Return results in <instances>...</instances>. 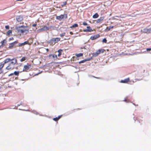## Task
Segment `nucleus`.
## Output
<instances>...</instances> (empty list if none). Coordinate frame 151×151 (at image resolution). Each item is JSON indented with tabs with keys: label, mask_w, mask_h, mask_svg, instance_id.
<instances>
[{
	"label": "nucleus",
	"mask_w": 151,
	"mask_h": 151,
	"mask_svg": "<svg viewBox=\"0 0 151 151\" xmlns=\"http://www.w3.org/2000/svg\"><path fill=\"white\" fill-rule=\"evenodd\" d=\"M129 80V78H127L125 79L124 80H122L120 82V83H127V82H128Z\"/></svg>",
	"instance_id": "obj_14"
},
{
	"label": "nucleus",
	"mask_w": 151,
	"mask_h": 151,
	"mask_svg": "<svg viewBox=\"0 0 151 151\" xmlns=\"http://www.w3.org/2000/svg\"><path fill=\"white\" fill-rule=\"evenodd\" d=\"M125 101H126V100H125Z\"/></svg>",
	"instance_id": "obj_49"
},
{
	"label": "nucleus",
	"mask_w": 151,
	"mask_h": 151,
	"mask_svg": "<svg viewBox=\"0 0 151 151\" xmlns=\"http://www.w3.org/2000/svg\"><path fill=\"white\" fill-rule=\"evenodd\" d=\"M143 32L147 33H150L151 32V29H143Z\"/></svg>",
	"instance_id": "obj_11"
},
{
	"label": "nucleus",
	"mask_w": 151,
	"mask_h": 151,
	"mask_svg": "<svg viewBox=\"0 0 151 151\" xmlns=\"http://www.w3.org/2000/svg\"><path fill=\"white\" fill-rule=\"evenodd\" d=\"M66 1L64 2H63V4H61V6L62 7L63 6H64L66 5Z\"/></svg>",
	"instance_id": "obj_29"
},
{
	"label": "nucleus",
	"mask_w": 151,
	"mask_h": 151,
	"mask_svg": "<svg viewBox=\"0 0 151 151\" xmlns=\"http://www.w3.org/2000/svg\"><path fill=\"white\" fill-rule=\"evenodd\" d=\"M86 61V60L85 59H84L82 60L81 61L79 62V63L81 64V63H84V62Z\"/></svg>",
	"instance_id": "obj_25"
},
{
	"label": "nucleus",
	"mask_w": 151,
	"mask_h": 151,
	"mask_svg": "<svg viewBox=\"0 0 151 151\" xmlns=\"http://www.w3.org/2000/svg\"><path fill=\"white\" fill-rule=\"evenodd\" d=\"M64 17V15L61 14L60 16L56 17V19L59 20H61Z\"/></svg>",
	"instance_id": "obj_13"
},
{
	"label": "nucleus",
	"mask_w": 151,
	"mask_h": 151,
	"mask_svg": "<svg viewBox=\"0 0 151 151\" xmlns=\"http://www.w3.org/2000/svg\"><path fill=\"white\" fill-rule=\"evenodd\" d=\"M18 42L17 41H15L12 43L9 44V48L11 49L14 46L18 43Z\"/></svg>",
	"instance_id": "obj_5"
},
{
	"label": "nucleus",
	"mask_w": 151,
	"mask_h": 151,
	"mask_svg": "<svg viewBox=\"0 0 151 151\" xmlns=\"http://www.w3.org/2000/svg\"><path fill=\"white\" fill-rule=\"evenodd\" d=\"M104 18L103 17H101L100 18L98 19L97 21H96V22L97 23H99L101 21H102L103 20Z\"/></svg>",
	"instance_id": "obj_18"
},
{
	"label": "nucleus",
	"mask_w": 151,
	"mask_h": 151,
	"mask_svg": "<svg viewBox=\"0 0 151 151\" xmlns=\"http://www.w3.org/2000/svg\"><path fill=\"white\" fill-rule=\"evenodd\" d=\"M6 69L7 70H9L11 69V68L9 67V65L6 68Z\"/></svg>",
	"instance_id": "obj_34"
},
{
	"label": "nucleus",
	"mask_w": 151,
	"mask_h": 151,
	"mask_svg": "<svg viewBox=\"0 0 151 151\" xmlns=\"http://www.w3.org/2000/svg\"><path fill=\"white\" fill-rule=\"evenodd\" d=\"M27 59V58L25 57H23L20 60L21 62H23L25 61Z\"/></svg>",
	"instance_id": "obj_23"
},
{
	"label": "nucleus",
	"mask_w": 151,
	"mask_h": 151,
	"mask_svg": "<svg viewBox=\"0 0 151 151\" xmlns=\"http://www.w3.org/2000/svg\"><path fill=\"white\" fill-rule=\"evenodd\" d=\"M84 49H86L85 47H84L83 48Z\"/></svg>",
	"instance_id": "obj_46"
},
{
	"label": "nucleus",
	"mask_w": 151,
	"mask_h": 151,
	"mask_svg": "<svg viewBox=\"0 0 151 151\" xmlns=\"http://www.w3.org/2000/svg\"><path fill=\"white\" fill-rule=\"evenodd\" d=\"M12 33V31L11 30H9L8 31V32H7V35H10Z\"/></svg>",
	"instance_id": "obj_26"
},
{
	"label": "nucleus",
	"mask_w": 151,
	"mask_h": 151,
	"mask_svg": "<svg viewBox=\"0 0 151 151\" xmlns=\"http://www.w3.org/2000/svg\"><path fill=\"white\" fill-rule=\"evenodd\" d=\"M83 24L84 25H88L85 22H83Z\"/></svg>",
	"instance_id": "obj_36"
},
{
	"label": "nucleus",
	"mask_w": 151,
	"mask_h": 151,
	"mask_svg": "<svg viewBox=\"0 0 151 151\" xmlns=\"http://www.w3.org/2000/svg\"><path fill=\"white\" fill-rule=\"evenodd\" d=\"M52 58H57V56L56 55H52Z\"/></svg>",
	"instance_id": "obj_32"
},
{
	"label": "nucleus",
	"mask_w": 151,
	"mask_h": 151,
	"mask_svg": "<svg viewBox=\"0 0 151 151\" xmlns=\"http://www.w3.org/2000/svg\"><path fill=\"white\" fill-rule=\"evenodd\" d=\"M16 29L18 32L20 34H26L29 32V29L27 27H24L23 26H17L16 27Z\"/></svg>",
	"instance_id": "obj_1"
},
{
	"label": "nucleus",
	"mask_w": 151,
	"mask_h": 151,
	"mask_svg": "<svg viewBox=\"0 0 151 151\" xmlns=\"http://www.w3.org/2000/svg\"><path fill=\"white\" fill-rule=\"evenodd\" d=\"M19 71H15L14 73V74L15 75L17 76L19 75Z\"/></svg>",
	"instance_id": "obj_24"
},
{
	"label": "nucleus",
	"mask_w": 151,
	"mask_h": 151,
	"mask_svg": "<svg viewBox=\"0 0 151 151\" xmlns=\"http://www.w3.org/2000/svg\"><path fill=\"white\" fill-rule=\"evenodd\" d=\"M133 104L135 105V104H134V103H133Z\"/></svg>",
	"instance_id": "obj_51"
},
{
	"label": "nucleus",
	"mask_w": 151,
	"mask_h": 151,
	"mask_svg": "<svg viewBox=\"0 0 151 151\" xmlns=\"http://www.w3.org/2000/svg\"><path fill=\"white\" fill-rule=\"evenodd\" d=\"M137 80H138V81L139 80L138 79H137Z\"/></svg>",
	"instance_id": "obj_48"
},
{
	"label": "nucleus",
	"mask_w": 151,
	"mask_h": 151,
	"mask_svg": "<svg viewBox=\"0 0 151 151\" xmlns=\"http://www.w3.org/2000/svg\"><path fill=\"white\" fill-rule=\"evenodd\" d=\"M36 26V24H34L33 25H32V26L33 27H35Z\"/></svg>",
	"instance_id": "obj_42"
},
{
	"label": "nucleus",
	"mask_w": 151,
	"mask_h": 151,
	"mask_svg": "<svg viewBox=\"0 0 151 151\" xmlns=\"http://www.w3.org/2000/svg\"><path fill=\"white\" fill-rule=\"evenodd\" d=\"M10 40H12V39H11V38H10Z\"/></svg>",
	"instance_id": "obj_47"
},
{
	"label": "nucleus",
	"mask_w": 151,
	"mask_h": 151,
	"mask_svg": "<svg viewBox=\"0 0 151 151\" xmlns=\"http://www.w3.org/2000/svg\"><path fill=\"white\" fill-rule=\"evenodd\" d=\"M25 110V111H28V110Z\"/></svg>",
	"instance_id": "obj_45"
},
{
	"label": "nucleus",
	"mask_w": 151,
	"mask_h": 151,
	"mask_svg": "<svg viewBox=\"0 0 151 151\" xmlns=\"http://www.w3.org/2000/svg\"><path fill=\"white\" fill-rule=\"evenodd\" d=\"M11 60V59L10 58H7L4 61V64L6 63Z\"/></svg>",
	"instance_id": "obj_16"
},
{
	"label": "nucleus",
	"mask_w": 151,
	"mask_h": 151,
	"mask_svg": "<svg viewBox=\"0 0 151 151\" xmlns=\"http://www.w3.org/2000/svg\"><path fill=\"white\" fill-rule=\"evenodd\" d=\"M27 44L30 45L28 41H25L24 42L22 43H19L18 45L17 46L19 47H22V46H24Z\"/></svg>",
	"instance_id": "obj_8"
},
{
	"label": "nucleus",
	"mask_w": 151,
	"mask_h": 151,
	"mask_svg": "<svg viewBox=\"0 0 151 151\" xmlns=\"http://www.w3.org/2000/svg\"><path fill=\"white\" fill-rule=\"evenodd\" d=\"M99 17V15L97 13L95 14L93 16V18L96 19L98 18Z\"/></svg>",
	"instance_id": "obj_20"
},
{
	"label": "nucleus",
	"mask_w": 151,
	"mask_h": 151,
	"mask_svg": "<svg viewBox=\"0 0 151 151\" xmlns=\"http://www.w3.org/2000/svg\"><path fill=\"white\" fill-rule=\"evenodd\" d=\"M64 15V17H65L66 18H67V14H65Z\"/></svg>",
	"instance_id": "obj_41"
},
{
	"label": "nucleus",
	"mask_w": 151,
	"mask_h": 151,
	"mask_svg": "<svg viewBox=\"0 0 151 151\" xmlns=\"http://www.w3.org/2000/svg\"><path fill=\"white\" fill-rule=\"evenodd\" d=\"M62 116V115H61L58 116V118L59 119Z\"/></svg>",
	"instance_id": "obj_39"
},
{
	"label": "nucleus",
	"mask_w": 151,
	"mask_h": 151,
	"mask_svg": "<svg viewBox=\"0 0 151 151\" xmlns=\"http://www.w3.org/2000/svg\"><path fill=\"white\" fill-rule=\"evenodd\" d=\"M58 120H59V119H58V117H55V118H54L53 119V120H54V121H57Z\"/></svg>",
	"instance_id": "obj_31"
},
{
	"label": "nucleus",
	"mask_w": 151,
	"mask_h": 151,
	"mask_svg": "<svg viewBox=\"0 0 151 151\" xmlns=\"http://www.w3.org/2000/svg\"><path fill=\"white\" fill-rule=\"evenodd\" d=\"M113 27H114V26H110L109 27V28L108 30H110V29L113 28Z\"/></svg>",
	"instance_id": "obj_33"
},
{
	"label": "nucleus",
	"mask_w": 151,
	"mask_h": 151,
	"mask_svg": "<svg viewBox=\"0 0 151 151\" xmlns=\"http://www.w3.org/2000/svg\"><path fill=\"white\" fill-rule=\"evenodd\" d=\"M104 51V50L101 49H99L98 51H96L95 53H94L93 54V56L96 57L98 55L100 54L101 53H103Z\"/></svg>",
	"instance_id": "obj_4"
},
{
	"label": "nucleus",
	"mask_w": 151,
	"mask_h": 151,
	"mask_svg": "<svg viewBox=\"0 0 151 151\" xmlns=\"http://www.w3.org/2000/svg\"><path fill=\"white\" fill-rule=\"evenodd\" d=\"M78 26V24H74L72 26H71V28H75L77 27Z\"/></svg>",
	"instance_id": "obj_22"
},
{
	"label": "nucleus",
	"mask_w": 151,
	"mask_h": 151,
	"mask_svg": "<svg viewBox=\"0 0 151 151\" xmlns=\"http://www.w3.org/2000/svg\"><path fill=\"white\" fill-rule=\"evenodd\" d=\"M76 55L77 57H81L83 55V54L82 53H80L79 54H77Z\"/></svg>",
	"instance_id": "obj_21"
},
{
	"label": "nucleus",
	"mask_w": 151,
	"mask_h": 151,
	"mask_svg": "<svg viewBox=\"0 0 151 151\" xmlns=\"http://www.w3.org/2000/svg\"><path fill=\"white\" fill-rule=\"evenodd\" d=\"M33 112L34 113V114H37V112L36 111H34Z\"/></svg>",
	"instance_id": "obj_40"
},
{
	"label": "nucleus",
	"mask_w": 151,
	"mask_h": 151,
	"mask_svg": "<svg viewBox=\"0 0 151 151\" xmlns=\"http://www.w3.org/2000/svg\"><path fill=\"white\" fill-rule=\"evenodd\" d=\"M60 40V39L59 38H53L50 40L48 42V43L51 45H54L56 43Z\"/></svg>",
	"instance_id": "obj_2"
},
{
	"label": "nucleus",
	"mask_w": 151,
	"mask_h": 151,
	"mask_svg": "<svg viewBox=\"0 0 151 151\" xmlns=\"http://www.w3.org/2000/svg\"><path fill=\"white\" fill-rule=\"evenodd\" d=\"M6 40H3L2 42H1V45H0V48H1V47H2L4 46L5 45V44L6 43Z\"/></svg>",
	"instance_id": "obj_15"
},
{
	"label": "nucleus",
	"mask_w": 151,
	"mask_h": 151,
	"mask_svg": "<svg viewBox=\"0 0 151 151\" xmlns=\"http://www.w3.org/2000/svg\"><path fill=\"white\" fill-rule=\"evenodd\" d=\"M63 51L61 49H60L58 50V56H60L62 54V52Z\"/></svg>",
	"instance_id": "obj_19"
},
{
	"label": "nucleus",
	"mask_w": 151,
	"mask_h": 151,
	"mask_svg": "<svg viewBox=\"0 0 151 151\" xmlns=\"http://www.w3.org/2000/svg\"><path fill=\"white\" fill-rule=\"evenodd\" d=\"M16 18L17 21L19 22H21L23 19V17L21 15L17 16Z\"/></svg>",
	"instance_id": "obj_7"
},
{
	"label": "nucleus",
	"mask_w": 151,
	"mask_h": 151,
	"mask_svg": "<svg viewBox=\"0 0 151 151\" xmlns=\"http://www.w3.org/2000/svg\"><path fill=\"white\" fill-rule=\"evenodd\" d=\"M31 67V65H25L24 66L23 70H28Z\"/></svg>",
	"instance_id": "obj_12"
},
{
	"label": "nucleus",
	"mask_w": 151,
	"mask_h": 151,
	"mask_svg": "<svg viewBox=\"0 0 151 151\" xmlns=\"http://www.w3.org/2000/svg\"><path fill=\"white\" fill-rule=\"evenodd\" d=\"M92 59V57H91L90 58H86L85 59L86 60V61H90V60H91Z\"/></svg>",
	"instance_id": "obj_27"
},
{
	"label": "nucleus",
	"mask_w": 151,
	"mask_h": 151,
	"mask_svg": "<svg viewBox=\"0 0 151 151\" xmlns=\"http://www.w3.org/2000/svg\"><path fill=\"white\" fill-rule=\"evenodd\" d=\"M100 36L99 35L97 34L96 35H94L93 36H91L90 37V39L92 40H94L97 38H98Z\"/></svg>",
	"instance_id": "obj_9"
},
{
	"label": "nucleus",
	"mask_w": 151,
	"mask_h": 151,
	"mask_svg": "<svg viewBox=\"0 0 151 151\" xmlns=\"http://www.w3.org/2000/svg\"><path fill=\"white\" fill-rule=\"evenodd\" d=\"M107 42V40L106 38L102 40V42L104 43H106Z\"/></svg>",
	"instance_id": "obj_30"
},
{
	"label": "nucleus",
	"mask_w": 151,
	"mask_h": 151,
	"mask_svg": "<svg viewBox=\"0 0 151 151\" xmlns=\"http://www.w3.org/2000/svg\"><path fill=\"white\" fill-rule=\"evenodd\" d=\"M38 74H37L36 75H38Z\"/></svg>",
	"instance_id": "obj_50"
},
{
	"label": "nucleus",
	"mask_w": 151,
	"mask_h": 151,
	"mask_svg": "<svg viewBox=\"0 0 151 151\" xmlns=\"http://www.w3.org/2000/svg\"><path fill=\"white\" fill-rule=\"evenodd\" d=\"M70 34L72 35V34H73V33L72 32H70Z\"/></svg>",
	"instance_id": "obj_43"
},
{
	"label": "nucleus",
	"mask_w": 151,
	"mask_h": 151,
	"mask_svg": "<svg viewBox=\"0 0 151 151\" xmlns=\"http://www.w3.org/2000/svg\"><path fill=\"white\" fill-rule=\"evenodd\" d=\"M5 28L6 29H9V25H6L5 26Z\"/></svg>",
	"instance_id": "obj_35"
},
{
	"label": "nucleus",
	"mask_w": 151,
	"mask_h": 151,
	"mask_svg": "<svg viewBox=\"0 0 151 151\" xmlns=\"http://www.w3.org/2000/svg\"><path fill=\"white\" fill-rule=\"evenodd\" d=\"M50 28H52L54 29L53 27L50 26V27H47L46 26H44L43 28L39 29L38 30L39 32H42L43 31L48 30Z\"/></svg>",
	"instance_id": "obj_3"
},
{
	"label": "nucleus",
	"mask_w": 151,
	"mask_h": 151,
	"mask_svg": "<svg viewBox=\"0 0 151 151\" xmlns=\"http://www.w3.org/2000/svg\"><path fill=\"white\" fill-rule=\"evenodd\" d=\"M14 73H12L9 75V76H11L14 75Z\"/></svg>",
	"instance_id": "obj_38"
},
{
	"label": "nucleus",
	"mask_w": 151,
	"mask_h": 151,
	"mask_svg": "<svg viewBox=\"0 0 151 151\" xmlns=\"http://www.w3.org/2000/svg\"><path fill=\"white\" fill-rule=\"evenodd\" d=\"M65 32H64L63 33L61 34H60V36L61 37H63V36H65Z\"/></svg>",
	"instance_id": "obj_28"
},
{
	"label": "nucleus",
	"mask_w": 151,
	"mask_h": 151,
	"mask_svg": "<svg viewBox=\"0 0 151 151\" xmlns=\"http://www.w3.org/2000/svg\"><path fill=\"white\" fill-rule=\"evenodd\" d=\"M87 29H84L83 31L84 32H91L93 31L92 29H91V27L90 26H88L87 27Z\"/></svg>",
	"instance_id": "obj_10"
},
{
	"label": "nucleus",
	"mask_w": 151,
	"mask_h": 151,
	"mask_svg": "<svg viewBox=\"0 0 151 151\" xmlns=\"http://www.w3.org/2000/svg\"><path fill=\"white\" fill-rule=\"evenodd\" d=\"M147 51H150L151 50V48H148L146 49Z\"/></svg>",
	"instance_id": "obj_37"
},
{
	"label": "nucleus",
	"mask_w": 151,
	"mask_h": 151,
	"mask_svg": "<svg viewBox=\"0 0 151 151\" xmlns=\"http://www.w3.org/2000/svg\"><path fill=\"white\" fill-rule=\"evenodd\" d=\"M4 66V64H2L1 65H0V74L2 73L3 71L2 70V68Z\"/></svg>",
	"instance_id": "obj_17"
},
{
	"label": "nucleus",
	"mask_w": 151,
	"mask_h": 151,
	"mask_svg": "<svg viewBox=\"0 0 151 151\" xmlns=\"http://www.w3.org/2000/svg\"><path fill=\"white\" fill-rule=\"evenodd\" d=\"M11 62L9 64V65H14L17 63V60L15 58H13L11 59Z\"/></svg>",
	"instance_id": "obj_6"
},
{
	"label": "nucleus",
	"mask_w": 151,
	"mask_h": 151,
	"mask_svg": "<svg viewBox=\"0 0 151 151\" xmlns=\"http://www.w3.org/2000/svg\"><path fill=\"white\" fill-rule=\"evenodd\" d=\"M46 51H47V52H48V51H49V49L48 48L46 49Z\"/></svg>",
	"instance_id": "obj_44"
}]
</instances>
